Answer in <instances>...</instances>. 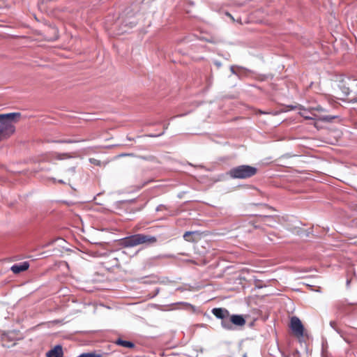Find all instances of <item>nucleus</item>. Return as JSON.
<instances>
[{
  "instance_id": "nucleus-1",
  "label": "nucleus",
  "mask_w": 357,
  "mask_h": 357,
  "mask_svg": "<svg viewBox=\"0 0 357 357\" xmlns=\"http://www.w3.org/2000/svg\"><path fill=\"white\" fill-rule=\"evenodd\" d=\"M20 116L21 114L18 112L0 114V141L8 138L15 132L14 123Z\"/></svg>"
},
{
  "instance_id": "nucleus-2",
  "label": "nucleus",
  "mask_w": 357,
  "mask_h": 357,
  "mask_svg": "<svg viewBox=\"0 0 357 357\" xmlns=\"http://www.w3.org/2000/svg\"><path fill=\"white\" fill-rule=\"evenodd\" d=\"M157 241L155 236L138 234L119 241V245L123 247H134L140 244H153Z\"/></svg>"
},
{
  "instance_id": "nucleus-3",
  "label": "nucleus",
  "mask_w": 357,
  "mask_h": 357,
  "mask_svg": "<svg viewBox=\"0 0 357 357\" xmlns=\"http://www.w3.org/2000/svg\"><path fill=\"white\" fill-rule=\"evenodd\" d=\"M257 168L250 165H240L231 169L229 175L233 178L245 179L255 175Z\"/></svg>"
},
{
  "instance_id": "nucleus-4",
  "label": "nucleus",
  "mask_w": 357,
  "mask_h": 357,
  "mask_svg": "<svg viewBox=\"0 0 357 357\" xmlns=\"http://www.w3.org/2000/svg\"><path fill=\"white\" fill-rule=\"evenodd\" d=\"M212 313L218 318L222 319L221 325L227 330H233L234 327L229 321V312L225 308H213Z\"/></svg>"
},
{
  "instance_id": "nucleus-5",
  "label": "nucleus",
  "mask_w": 357,
  "mask_h": 357,
  "mask_svg": "<svg viewBox=\"0 0 357 357\" xmlns=\"http://www.w3.org/2000/svg\"><path fill=\"white\" fill-rule=\"evenodd\" d=\"M290 327L293 333L298 337L303 335L304 328L301 320L296 317H293L291 319Z\"/></svg>"
},
{
  "instance_id": "nucleus-6",
  "label": "nucleus",
  "mask_w": 357,
  "mask_h": 357,
  "mask_svg": "<svg viewBox=\"0 0 357 357\" xmlns=\"http://www.w3.org/2000/svg\"><path fill=\"white\" fill-rule=\"evenodd\" d=\"M229 321H230L231 326H243L245 324V320L242 315L233 314L229 315Z\"/></svg>"
},
{
  "instance_id": "nucleus-7",
  "label": "nucleus",
  "mask_w": 357,
  "mask_h": 357,
  "mask_svg": "<svg viewBox=\"0 0 357 357\" xmlns=\"http://www.w3.org/2000/svg\"><path fill=\"white\" fill-rule=\"evenodd\" d=\"M29 264L27 261H24L20 264H14L11 266V271L15 273L18 274L22 271H24L29 268Z\"/></svg>"
},
{
  "instance_id": "nucleus-8",
  "label": "nucleus",
  "mask_w": 357,
  "mask_h": 357,
  "mask_svg": "<svg viewBox=\"0 0 357 357\" xmlns=\"http://www.w3.org/2000/svg\"><path fill=\"white\" fill-rule=\"evenodd\" d=\"M47 357H62L63 350L60 345H56L54 349L47 353Z\"/></svg>"
},
{
  "instance_id": "nucleus-9",
  "label": "nucleus",
  "mask_w": 357,
  "mask_h": 357,
  "mask_svg": "<svg viewBox=\"0 0 357 357\" xmlns=\"http://www.w3.org/2000/svg\"><path fill=\"white\" fill-rule=\"evenodd\" d=\"M300 114L305 119H314L317 118L316 114L307 109H302L300 112Z\"/></svg>"
},
{
  "instance_id": "nucleus-10",
  "label": "nucleus",
  "mask_w": 357,
  "mask_h": 357,
  "mask_svg": "<svg viewBox=\"0 0 357 357\" xmlns=\"http://www.w3.org/2000/svg\"><path fill=\"white\" fill-rule=\"evenodd\" d=\"M116 344L118 345H121L123 347L132 348L134 347V344L129 341L123 340L121 339H118L116 341Z\"/></svg>"
},
{
  "instance_id": "nucleus-11",
  "label": "nucleus",
  "mask_w": 357,
  "mask_h": 357,
  "mask_svg": "<svg viewBox=\"0 0 357 357\" xmlns=\"http://www.w3.org/2000/svg\"><path fill=\"white\" fill-rule=\"evenodd\" d=\"M197 231H186L183 234V238L189 242H193L195 241V238H193V236L197 234Z\"/></svg>"
},
{
  "instance_id": "nucleus-12",
  "label": "nucleus",
  "mask_w": 357,
  "mask_h": 357,
  "mask_svg": "<svg viewBox=\"0 0 357 357\" xmlns=\"http://www.w3.org/2000/svg\"><path fill=\"white\" fill-rule=\"evenodd\" d=\"M77 357H102L101 354L96 353H84L78 356Z\"/></svg>"
},
{
  "instance_id": "nucleus-13",
  "label": "nucleus",
  "mask_w": 357,
  "mask_h": 357,
  "mask_svg": "<svg viewBox=\"0 0 357 357\" xmlns=\"http://www.w3.org/2000/svg\"><path fill=\"white\" fill-rule=\"evenodd\" d=\"M264 221L267 222L268 225L272 226L271 222L273 221V218L272 216H264Z\"/></svg>"
},
{
  "instance_id": "nucleus-14",
  "label": "nucleus",
  "mask_w": 357,
  "mask_h": 357,
  "mask_svg": "<svg viewBox=\"0 0 357 357\" xmlns=\"http://www.w3.org/2000/svg\"><path fill=\"white\" fill-rule=\"evenodd\" d=\"M57 158L59 160H63L65 158H72V156L69 153H63V154H59Z\"/></svg>"
},
{
  "instance_id": "nucleus-15",
  "label": "nucleus",
  "mask_w": 357,
  "mask_h": 357,
  "mask_svg": "<svg viewBox=\"0 0 357 357\" xmlns=\"http://www.w3.org/2000/svg\"><path fill=\"white\" fill-rule=\"evenodd\" d=\"M89 161L91 164L96 165H100V162L95 158H90Z\"/></svg>"
},
{
  "instance_id": "nucleus-16",
  "label": "nucleus",
  "mask_w": 357,
  "mask_h": 357,
  "mask_svg": "<svg viewBox=\"0 0 357 357\" xmlns=\"http://www.w3.org/2000/svg\"><path fill=\"white\" fill-rule=\"evenodd\" d=\"M78 142L79 141H77V140H73V139H66V140L59 141V142H61V143H68V144L76 143Z\"/></svg>"
},
{
  "instance_id": "nucleus-17",
  "label": "nucleus",
  "mask_w": 357,
  "mask_h": 357,
  "mask_svg": "<svg viewBox=\"0 0 357 357\" xmlns=\"http://www.w3.org/2000/svg\"><path fill=\"white\" fill-rule=\"evenodd\" d=\"M236 68H239V67L231 66L230 68V70L233 74H237V72L236 71Z\"/></svg>"
},
{
  "instance_id": "nucleus-18",
  "label": "nucleus",
  "mask_w": 357,
  "mask_h": 357,
  "mask_svg": "<svg viewBox=\"0 0 357 357\" xmlns=\"http://www.w3.org/2000/svg\"><path fill=\"white\" fill-rule=\"evenodd\" d=\"M330 325H331V326L333 328H334L335 330H337V329H336V323H335V321H331L330 322Z\"/></svg>"
},
{
  "instance_id": "nucleus-19",
  "label": "nucleus",
  "mask_w": 357,
  "mask_h": 357,
  "mask_svg": "<svg viewBox=\"0 0 357 357\" xmlns=\"http://www.w3.org/2000/svg\"><path fill=\"white\" fill-rule=\"evenodd\" d=\"M321 119L324 120V121H329L331 119V118H329L328 116H326L321 117Z\"/></svg>"
},
{
  "instance_id": "nucleus-20",
  "label": "nucleus",
  "mask_w": 357,
  "mask_h": 357,
  "mask_svg": "<svg viewBox=\"0 0 357 357\" xmlns=\"http://www.w3.org/2000/svg\"><path fill=\"white\" fill-rule=\"evenodd\" d=\"M58 182L60 183H64L63 181H62V180H59Z\"/></svg>"
},
{
  "instance_id": "nucleus-21",
  "label": "nucleus",
  "mask_w": 357,
  "mask_h": 357,
  "mask_svg": "<svg viewBox=\"0 0 357 357\" xmlns=\"http://www.w3.org/2000/svg\"><path fill=\"white\" fill-rule=\"evenodd\" d=\"M319 109H320V110H322V109H321V108H319V107H317V110H319Z\"/></svg>"
},
{
  "instance_id": "nucleus-22",
  "label": "nucleus",
  "mask_w": 357,
  "mask_h": 357,
  "mask_svg": "<svg viewBox=\"0 0 357 357\" xmlns=\"http://www.w3.org/2000/svg\"><path fill=\"white\" fill-rule=\"evenodd\" d=\"M243 357H247V355H246V354H244Z\"/></svg>"
}]
</instances>
